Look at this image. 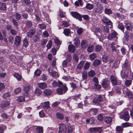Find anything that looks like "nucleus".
Segmentation results:
<instances>
[{
    "label": "nucleus",
    "instance_id": "1",
    "mask_svg": "<svg viewBox=\"0 0 133 133\" xmlns=\"http://www.w3.org/2000/svg\"><path fill=\"white\" fill-rule=\"evenodd\" d=\"M53 87H56L57 86V85L59 88L57 90V92L58 94L61 95L63 93H65L68 90V88L66 85L64 84L63 85V83L60 81H58L57 83L56 81H54L52 83Z\"/></svg>",
    "mask_w": 133,
    "mask_h": 133
},
{
    "label": "nucleus",
    "instance_id": "2",
    "mask_svg": "<svg viewBox=\"0 0 133 133\" xmlns=\"http://www.w3.org/2000/svg\"><path fill=\"white\" fill-rule=\"evenodd\" d=\"M94 98L93 99L92 101L90 103L91 104L97 105H99L100 102H101L103 101V97L101 95L96 97L94 95Z\"/></svg>",
    "mask_w": 133,
    "mask_h": 133
},
{
    "label": "nucleus",
    "instance_id": "3",
    "mask_svg": "<svg viewBox=\"0 0 133 133\" xmlns=\"http://www.w3.org/2000/svg\"><path fill=\"white\" fill-rule=\"evenodd\" d=\"M102 61L105 63H112L114 60V57L113 56H103L102 58Z\"/></svg>",
    "mask_w": 133,
    "mask_h": 133
},
{
    "label": "nucleus",
    "instance_id": "4",
    "mask_svg": "<svg viewBox=\"0 0 133 133\" xmlns=\"http://www.w3.org/2000/svg\"><path fill=\"white\" fill-rule=\"evenodd\" d=\"M118 34L115 31H114L111 33L109 34L108 36V39L110 40L117 41L118 39Z\"/></svg>",
    "mask_w": 133,
    "mask_h": 133
},
{
    "label": "nucleus",
    "instance_id": "5",
    "mask_svg": "<svg viewBox=\"0 0 133 133\" xmlns=\"http://www.w3.org/2000/svg\"><path fill=\"white\" fill-rule=\"evenodd\" d=\"M101 84L102 87L104 88H108L110 87V82L106 79L105 78L102 80Z\"/></svg>",
    "mask_w": 133,
    "mask_h": 133
},
{
    "label": "nucleus",
    "instance_id": "6",
    "mask_svg": "<svg viewBox=\"0 0 133 133\" xmlns=\"http://www.w3.org/2000/svg\"><path fill=\"white\" fill-rule=\"evenodd\" d=\"M124 94H125L129 98H133V95L132 91H131L128 88H126L124 89L123 91Z\"/></svg>",
    "mask_w": 133,
    "mask_h": 133
},
{
    "label": "nucleus",
    "instance_id": "7",
    "mask_svg": "<svg viewBox=\"0 0 133 133\" xmlns=\"http://www.w3.org/2000/svg\"><path fill=\"white\" fill-rule=\"evenodd\" d=\"M59 130L58 133H66L67 128L65 124L61 123L59 125Z\"/></svg>",
    "mask_w": 133,
    "mask_h": 133
},
{
    "label": "nucleus",
    "instance_id": "8",
    "mask_svg": "<svg viewBox=\"0 0 133 133\" xmlns=\"http://www.w3.org/2000/svg\"><path fill=\"white\" fill-rule=\"evenodd\" d=\"M125 28L127 30H131L133 29V25L128 21L126 20L124 21Z\"/></svg>",
    "mask_w": 133,
    "mask_h": 133
},
{
    "label": "nucleus",
    "instance_id": "9",
    "mask_svg": "<svg viewBox=\"0 0 133 133\" xmlns=\"http://www.w3.org/2000/svg\"><path fill=\"white\" fill-rule=\"evenodd\" d=\"M49 101H47L41 104V105L43 107L44 111L47 113L48 112L49 109L50 108V106L49 105Z\"/></svg>",
    "mask_w": 133,
    "mask_h": 133
},
{
    "label": "nucleus",
    "instance_id": "10",
    "mask_svg": "<svg viewBox=\"0 0 133 133\" xmlns=\"http://www.w3.org/2000/svg\"><path fill=\"white\" fill-rule=\"evenodd\" d=\"M102 20L103 22L105 25H109L112 24L111 21L107 17L105 16H103Z\"/></svg>",
    "mask_w": 133,
    "mask_h": 133
},
{
    "label": "nucleus",
    "instance_id": "11",
    "mask_svg": "<svg viewBox=\"0 0 133 133\" xmlns=\"http://www.w3.org/2000/svg\"><path fill=\"white\" fill-rule=\"evenodd\" d=\"M71 15L76 19H77L79 21L82 20V16L81 15L77 12H71Z\"/></svg>",
    "mask_w": 133,
    "mask_h": 133
},
{
    "label": "nucleus",
    "instance_id": "12",
    "mask_svg": "<svg viewBox=\"0 0 133 133\" xmlns=\"http://www.w3.org/2000/svg\"><path fill=\"white\" fill-rule=\"evenodd\" d=\"M37 86L39 88L42 89L46 88L48 87L47 84L45 82L38 83Z\"/></svg>",
    "mask_w": 133,
    "mask_h": 133
},
{
    "label": "nucleus",
    "instance_id": "13",
    "mask_svg": "<svg viewBox=\"0 0 133 133\" xmlns=\"http://www.w3.org/2000/svg\"><path fill=\"white\" fill-rule=\"evenodd\" d=\"M121 118L125 121H128L130 117L128 113L126 112L121 116Z\"/></svg>",
    "mask_w": 133,
    "mask_h": 133
},
{
    "label": "nucleus",
    "instance_id": "14",
    "mask_svg": "<svg viewBox=\"0 0 133 133\" xmlns=\"http://www.w3.org/2000/svg\"><path fill=\"white\" fill-rule=\"evenodd\" d=\"M110 79L113 85H117V81L116 77L113 75H112L110 77Z\"/></svg>",
    "mask_w": 133,
    "mask_h": 133
},
{
    "label": "nucleus",
    "instance_id": "15",
    "mask_svg": "<svg viewBox=\"0 0 133 133\" xmlns=\"http://www.w3.org/2000/svg\"><path fill=\"white\" fill-rule=\"evenodd\" d=\"M21 42V39L20 36H17L15 37L14 43L16 46H17L19 45Z\"/></svg>",
    "mask_w": 133,
    "mask_h": 133
},
{
    "label": "nucleus",
    "instance_id": "16",
    "mask_svg": "<svg viewBox=\"0 0 133 133\" xmlns=\"http://www.w3.org/2000/svg\"><path fill=\"white\" fill-rule=\"evenodd\" d=\"M35 33V30L31 29L27 33V36L30 38L32 37Z\"/></svg>",
    "mask_w": 133,
    "mask_h": 133
},
{
    "label": "nucleus",
    "instance_id": "17",
    "mask_svg": "<svg viewBox=\"0 0 133 133\" xmlns=\"http://www.w3.org/2000/svg\"><path fill=\"white\" fill-rule=\"evenodd\" d=\"M81 45L82 48L86 49L88 45V43L87 41L85 40H82L81 42Z\"/></svg>",
    "mask_w": 133,
    "mask_h": 133
},
{
    "label": "nucleus",
    "instance_id": "18",
    "mask_svg": "<svg viewBox=\"0 0 133 133\" xmlns=\"http://www.w3.org/2000/svg\"><path fill=\"white\" fill-rule=\"evenodd\" d=\"M130 64L127 60H125L123 65L122 68L124 70L129 69L130 68Z\"/></svg>",
    "mask_w": 133,
    "mask_h": 133
},
{
    "label": "nucleus",
    "instance_id": "19",
    "mask_svg": "<svg viewBox=\"0 0 133 133\" xmlns=\"http://www.w3.org/2000/svg\"><path fill=\"white\" fill-rule=\"evenodd\" d=\"M73 42L74 44L76 47L79 46L80 44V40L77 37L74 39Z\"/></svg>",
    "mask_w": 133,
    "mask_h": 133
},
{
    "label": "nucleus",
    "instance_id": "20",
    "mask_svg": "<svg viewBox=\"0 0 133 133\" xmlns=\"http://www.w3.org/2000/svg\"><path fill=\"white\" fill-rule=\"evenodd\" d=\"M31 89V86L28 84H27L25 85L24 88V91L26 93L27 95H28V92Z\"/></svg>",
    "mask_w": 133,
    "mask_h": 133
},
{
    "label": "nucleus",
    "instance_id": "21",
    "mask_svg": "<svg viewBox=\"0 0 133 133\" xmlns=\"http://www.w3.org/2000/svg\"><path fill=\"white\" fill-rule=\"evenodd\" d=\"M10 103L8 101L4 102L1 104L0 107L2 108H5L9 105Z\"/></svg>",
    "mask_w": 133,
    "mask_h": 133
},
{
    "label": "nucleus",
    "instance_id": "22",
    "mask_svg": "<svg viewBox=\"0 0 133 133\" xmlns=\"http://www.w3.org/2000/svg\"><path fill=\"white\" fill-rule=\"evenodd\" d=\"M68 49L69 51L73 52L75 50V46L73 44L69 45L68 46Z\"/></svg>",
    "mask_w": 133,
    "mask_h": 133
},
{
    "label": "nucleus",
    "instance_id": "23",
    "mask_svg": "<svg viewBox=\"0 0 133 133\" xmlns=\"http://www.w3.org/2000/svg\"><path fill=\"white\" fill-rule=\"evenodd\" d=\"M94 45H90L88 46L87 51L88 52L91 53L94 50Z\"/></svg>",
    "mask_w": 133,
    "mask_h": 133
},
{
    "label": "nucleus",
    "instance_id": "24",
    "mask_svg": "<svg viewBox=\"0 0 133 133\" xmlns=\"http://www.w3.org/2000/svg\"><path fill=\"white\" fill-rule=\"evenodd\" d=\"M52 93V91L49 89H45L44 91V93L45 96H48L50 95Z\"/></svg>",
    "mask_w": 133,
    "mask_h": 133
},
{
    "label": "nucleus",
    "instance_id": "25",
    "mask_svg": "<svg viewBox=\"0 0 133 133\" xmlns=\"http://www.w3.org/2000/svg\"><path fill=\"white\" fill-rule=\"evenodd\" d=\"M82 78L83 79H86L88 77L87 72L86 71H83L82 72Z\"/></svg>",
    "mask_w": 133,
    "mask_h": 133
},
{
    "label": "nucleus",
    "instance_id": "26",
    "mask_svg": "<svg viewBox=\"0 0 133 133\" xmlns=\"http://www.w3.org/2000/svg\"><path fill=\"white\" fill-rule=\"evenodd\" d=\"M54 70L52 69V70H49V71L50 74L53 77H54L56 76L57 75V73L56 72H55L54 71Z\"/></svg>",
    "mask_w": 133,
    "mask_h": 133
},
{
    "label": "nucleus",
    "instance_id": "27",
    "mask_svg": "<svg viewBox=\"0 0 133 133\" xmlns=\"http://www.w3.org/2000/svg\"><path fill=\"white\" fill-rule=\"evenodd\" d=\"M101 61L98 59H96L93 63V65L95 66H97L100 63Z\"/></svg>",
    "mask_w": 133,
    "mask_h": 133
},
{
    "label": "nucleus",
    "instance_id": "28",
    "mask_svg": "<svg viewBox=\"0 0 133 133\" xmlns=\"http://www.w3.org/2000/svg\"><path fill=\"white\" fill-rule=\"evenodd\" d=\"M57 118L61 120H63L64 118V115L61 113L58 112L56 114Z\"/></svg>",
    "mask_w": 133,
    "mask_h": 133
},
{
    "label": "nucleus",
    "instance_id": "29",
    "mask_svg": "<svg viewBox=\"0 0 133 133\" xmlns=\"http://www.w3.org/2000/svg\"><path fill=\"white\" fill-rule=\"evenodd\" d=\"M103 30L104 33L108 34L109 33V27L107 26H104L103 28Z\"/></svg>",
    "mask_w": 133,
    "mask_h": 133
},
{
    "label": "nucleus",
    "instance_id": "30",
    "mask_svg": "<svg viewBox=\"0 0 133 133\" xmlns=\"http://www.w3.org/2000/svg\"><path fill=\"white\" fill-rule=\"evenodd\" d=\"M104 12L105 14L109 15L112 14V12L111 9L107 8H105Z\"/></svg>",
    "mask_w": 133,
    "mask_h": 133
},
{
    "label": "nucleus",
    "instance_id": "31",
    "mask_svg": "<svg viewBox=\"0 0 133 133\" xmlns=\"http://www.w3.org/2000/svg\"><path fill=\"white\" fill-rule=\"evenodd\" d=\"M85 63L84 61H82L80 62L77 66V68L79 69H82L83 66L84 64Z\"/></svg>",
    "mask_w": 133,
    "mask_h": 133
},
{
    "label": "nucleus",
    "instance_id": "32",
    "mask_svg": "<svg viewBox=\"0 0 133 133\" xmlns=\"http://www.w3.org/2000/svg\"><path fill=\"white\" fill-rule=\"evenodd\" d=\"M36 130L37 133H43V128L42 127H37L36 128Z\"/></svg>",
    "mask_w": 133,
    "mask_h": 133
},
{
    "label": "nucleus",
    "instance_id": "33",
    "mask_svg": "<svg viewBox=\"0 0 133 133\" xmlns=\"http://www.w3.org/2000/svg\"><path fill=\"white\" fill-rule=\"evenodd\" d=\"M88 74L89 77H92L95 76L96 74V73L93 70H91L90 71L88 72Z\"/></svg>",
    "mask_w": 133,
    "mask_h": 133
},
{
    "label": "nucleus",
    "instance_id": "34",
    "mask_svg": "<svg viewBox=\"0 0 133 133\" xmlns=\"http://www.w3.org/2000/svg\"><path fill=\"white\" fill-rule=\"evenodd\" d=\"M6 7L5 3L0 2V9L5 10Z\"/></svg>",
    "mask_w": 133,
    "mask_h": 133
},
{
    "label": "nucleus",
    "instance_id": "35",
    "mask_svg": "<svg viewBox=\"0 0 133 133\" xmlns=\"http://www.w3.org/2000/svg\"><path fill=\"white\" fill-rule=\"evenodd\" d=\"M103 7L99 5L97 6L96 8L95 11L97 12L101 13L102 11Z\"/></svg>",
    "mask_w": 133,
    "mask_h": 133
},
{
    "label": "nucleus",
    "instance_id": "36",
    "mask_svg": "<svg viewBox=\"0 0 133 133\" xmlns=\"http://www.w3.org/2000/svg\"><path fill=\"white\" fill-rule=\"evenodd\" d=\"M27 97L26 96L25 97L23 96H20L18 97L17 99V100L18 102H22L25 100V98Z\"/></svg>",
    "mask_w": 133,
    "mask_h": 133
},
{
    "label": "nucleus",
    "instance_id": "37",
    "mask_svg": "<svg viewBox=\"0 0 133 133\" xmlns=\"http://www.w3.org/2000/svg\"><path fill=\"white\" fill-rule=\"evenodd\" d=\"M29 44L27 39L25 38L23 40V44L24 46L26 47L28 46Z\"/></svg>",
    "mask_w": 133,
    "mask_h": 133
},
{
    "label": "nucleus",
    "instance_id": "38",
    "mask_svg": "<svg viewBox=\"0 0 133 133\" xmlns=\"http://www.w3.org/2000/svg\"><path fill=\"white\" fill-rule=\"evenodd\" d=\"M104 121L107 124H109L111 122L112 119L110 117H107L105 118Z\"/></svg>",
    "mask_w": 133,
    "mask_h": 133
},
{
    "label": "nucleus",
    "instance_id": "39",
    "mask_svg": "<svg viewBox=\"0 0 133 133\" xmlns=\"http://www.w3.org/2000/svg\"><path fill=\"white\" fill-rule=\"evenodd\" d=\"M90 63L88 62H87L84 65L83 69L85 70L88 69L90 66Z\"/></svg>",
    "mask_w": 133,
    "mask_h": 133
},
{
    "label": "nucleus",
    "instance_id": "40",
    "mask_svg": "<svg viewBox=\"0 0 133 133\" xmlns=\"http://www.w3.org/2000/svg\"><path fill=\"white\" fill-rule=\"evenodd\" d=\"M35 94L37 96H39L40 95L41 93V91L38 88H36L35 91Z\"/></svg>",
    "mask_w": 133,
    "mask_h": 133
},
{
    "label": "nucleus",
    "instance_id": "41",
    "mask_svg": "<svg viewBox=\"0 0 133 133\" xmlns=\"http://www.w3.org/2000/svg\"><path fill=\"white\" fill-rule=\"evenodd\" d=\"M96 57V55L95 53L91 54L89 56V58L91 60H93Z\"/></svg>",
    "mask_w": 133,
    "mask_h": 133
},
{
    "label": "nucleus",
    "instance_id": "42",
    "mask_svg": "<svg viewBox=\"0 0 133 133\" xmlns=\"http://www.w3.org/2000/svg\"><path fill=\"white\" fill-rule=\"evenodd\" d=\"M14 76L17 78L18 80L19 81L21 80L22 76L18 74L15 73L14 75Z\"/></svg>",
    "mask_w": 133,
    "mask_h": 133
},
{
    "label": "nucleus",
    "instance_id": "43",
    "mask_svg": "<svg viewBox=\"0 0 133 133\" xmlns=\"http://www.w3.org/2000/svg\"><path fill=\"white\" fill-rule=\"evenodd\" d=\"M94 7L93 4H91L89 3H87L85 6L86 8L88 9L91 10Z\"/></svg>",
    "mask_w": 133,
    "mask_h": 133
},
{
    "label": "nucleus",
    "instance_id": "44",
    "mask_svg": "<svg viewBox=\"0 0 133 133\" xmlns=\"http://www.w3.org/2000/svg\"><path fill=\"white\" fill-rule=\"evenodd\" d=\"M70 32V30L68 29H65L63 31V33L66 36H68Z\"/></svg>",
    "mask_w": 133,
    "mask_h": 133
},
{
    "label": "nucleus",
    "instance_id": "45",
    "mask_svg": "<svg viewBox=\"0 0 133 133\" xmlns=\"http://www.w3.org/2000/svg\"><path fill=\"white\" fill-rule=\"evenodd\" d=\"M17 21L20 20L21 18V14L17 12L16 13V14L14 15Z\"/></svg>",
    "mask_w": 133,
    "mask_h": 133
},
{
    "label": "nucleus",
    "instance_id": "46",
    "mask_svg": "<svg viewBox=\"0 0 133 133\" xmlns=\"http://www.w3.org/2000/svg\"><path fill=\"white\" fill-rule=\"evenodd\" d=\"M118 29L121 30L124 32V27L122 23H120L118 25Z\"/></svg>",
    "mask_w": 133,
    "mask_h": 133
},
{
    "label": "nucleus",
    "instance_id": "47",
    "mask_svg": "<svg viewBox=\"0 0 133 133\" xmlns=\"http://www.w3.org/2000/svg\"><path fill=\"white\" fill-rule=\"evenodd\" d=\"M98 111L97 109L96 108H92L90 110V112L93 114H96L97 113Z\"/></svg>",
    "mask_w": 133,
    "mask_h": 133
},
{
    "label": "nucleus",
    "instance_id": "48",
    "mask_svg": "<svg viewBox=\"0 0 133 133\" xmlns=\"http://www.w3.org/2000/svg\"><path fill=\"white\" fill-rule=\"evenodd\" d=\"M116 130L118 132H122L123 131L122 127L121 126H117L116 127Z\"/></svg>",
    "mask_w": 133,
    "mask_h": 133
},
{
    "label": "nucleus",
    "instance_id": "49",
    "mask_svg": "<svg viewBox=\"0 0 133 133\" xmlns=\"http://www.w3.org/2000/svg\"><path fill=\"white\" fill-rule=\"evenodd\" d=\"M94 32L95 34L99 35L100 34V28H95Z\"/></svg>",
    "mask_w": 133,
    "mask_h": 133
},
{
    "label": "nucleus",
    "instance_id": "50",
    "mask_svg": "<svg viewBox=\"0 0 133 133\" xmlns=\"http://www.w3.org/2000/svg\"><path fill=\"white\" fill-rule=\"evenodd\" d=\"M102 49V47L101 46L98 45H97L95 47V50L96 51L99 52Z\"/></svg>",
    "mask_w": 133,
    "mask_h": 133
},
{
    "label": "nucleus",
    "instance_id": "51",
    "mask_svg": "<svg viewBox=\"0 0 133 133\" xmlns=\"http://www.w3.org/2000/svg\"><path fill=\"white\" fill-rule=\"evenodd\" d=\"M121 125L123 127H127L131 126V124L129 122H125L122 123Z\"/></svg>",
    "mask_w": 133,
    "mask_h": 133
},
{
    "label": "nucleus",
    "instance_id": "52",
    "mask_svg": "<svg viewBox=\"0 0 133 133\" xmlns=\"http://www.w3.org/2000/svg\"><path fill=\"white\" fill-rule=\"evenodd\" d=\"M98 130V128L96 127L91 128L89 129V131L91 132H95Z\"/></svg>",
    "mask_w": 133,
    "mask_h": 133
},
{
    "label": "nucleus",
    "instance_id": "53",
    "mask_svg": "<svg viewBox=\"0 0 133 133\" xmlns=\"http://www.w3.org/2000/svg\"><path fill=\"white\" fill-rule=\"evenodd\" d=\"M52 45V41L50 40H49L46 46L47 49H50Z\"/></svg>",
    "mask_w": 133,
    "mask_h": 133
},
{
    "label": "nucleus",
    "instance_id": "54",
    "mask_svg": "<svg viewBox=\"0 0 133 133\" xmlns=\"http://www.w3.org/2000/svg\"><path fill=\"white\" fill-rule=\"evenodd\" d=\"M38 27L39 28L42 29H46V26L43 23L39 24Z\"/></svg>",
    "mask_w": 133,
    "mask_h": 133
},
{
    "label": "nucleus",
    "instance_id": "55",
    "mask_svg": "<svg viewBox=\"0 0 133 133\" xmlns=\"http://www.w3.org/2000/svg\"><path fill=\"white\" fill-rule=\"evenodd\" d=\"M75 5L77 6H78L79 4L82 6L83 4L82 3V0H78L75 2Z\"/></svg>",
    "mask_w": 133,
    "mask_h": 133
},
{
    "label": "nucleus",
    "instance_id": "56",
    "mask_svg": "<svg viewBox=\"0 0 133 133\" xmlns=\"http://www.w3.org/2000/svg\"><path fill=\"white\" fill-rule=\"evenodd\" d=\"M132 82V80H127L125 81V84L127 86H129L131 84Z\"/></svg>",
    "mask_w": 133,
    "mask_h": 133
},
{
    "label": "nucleus",
    "instance_id": "57",
    "mask_svg": "<svg viewBox=\"0 0 133 133\" xmlns=\"http://www.w3.org/2000/svg\"><path fill=\"white\" fill-rule=\"evenodd\" d=\"M121 89L119 87H116V90L115 92H116L117 93V94L118 95H120L121 93Z\"/></svg>",
    "mask_w": 133,
    "mask_h": 133
},
{
    "label": "nucleus",
    "instance_id": "58",
    "mask_svg": "<svg viewBox=\"0 0 133 133\" xmlns=\"http://www.w3.org/2000/svg\"><path fill=\"white\" fill-rule=\"evenodd\" d=\"M41 71L38 69H37L34 72L35 75L36 76H39L41 73Z\"/></svg>",
    "mask_w": 133,
    "mask_h": 133
},
{
    "label": "nucleus",
    "instance_id": "59",
    "mask_svg": "<svg viewBox=\"0 0 133 133\" xmlns=\"http://www.w3.org/2000/svg\"><path fill=\"white\" fill-rule=\"evenodd\" d=\"M62 25L64 27H67L69 26L68 23L66 21H63L62 22Z\"/></svg>",
    "mask_w": 133,
    "mask_h": 133
},
{
    "label": "nucleus",
    "instance_id": "60",
    "mask_svg": "<svg viewBox=\"0 0 133 133\" xmlns=\"http://www.w3.org/2000/svg\"><path fill=\"white\" fill-rule=\"evenodd\" d=\"M21 89L20 87L18 88L15 89L14 90L15 94H17L21 92Z\"/></svg>",
    "mask_w": 133,
    "mask_h": 133
},
{
    "label": "nucleus",
    "instance_id": "61",
    "mask_svg": "<svg viewBox=\"0 0 133 133\" xmlns=\"http://www.w3.org/2000/svg\"><path fill=\"white\" fill-rule=\"evenodd\" d=\"M73 130V128L72 126H69L68 127L67 133H71Z\"/></svg>",
    "mask_w": 133,
    "mask_h": 133
},
{
    "label": "nucleus",
    "instance_id": "62",
    "mask_svg": "<svg viewBox=\"0 0 133 133\" xmlns=\"http://www.w3.org/2000/svg\"><path fill=\"white\" fill-rule=\"evenodd\" d=\"M48 40L46 39H44L41 43V45L42 46H44L45 45L46 43L47 42Z\"/></svg>",
    "mask_w": 133,
    "mask_h": 133
},
{
    "label": "nucleus",
    "instance_id": "63",
    "mask_svg": "<svg viewBox=\"0 0 133 133\" xmlns=\"http://www.w3.org/2000/svg\"><path fill=\"white\" fill-rule=\"evenodd\" d=\"M12 22L15 26L17 27L18 26V23L17 21L16 20L14 19H13L12 20Z\"/></svg>",
    "mask_w": 133,
    "mask_h": 133
},
{
    "label": "nucleus",
    "instance_id": "64",
    "mask_svg": "<svg viewBox=\"0 0 133 133\" xmlns=\"http://www.w3.org/2000/svg\"><path fill=\"white\" fill-rule=\"evenodd\" d=\"M33 40L35 42L39 41V39L38 36L37 35L34 36L33 38Z\"/></svg>",
    "mask_w": 133,
    "mask_h": 133
}]
</instances>
